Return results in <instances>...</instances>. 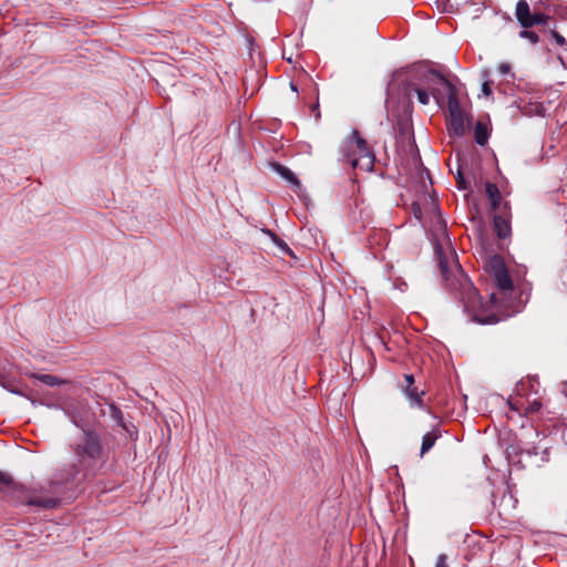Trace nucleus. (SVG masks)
Wrapping results in <instances>:
<instances>
[{"mask_svg": "<svg viewBox=\"0 0 567 567\" xmlns=\"http://www.w3.org/2000/svg\"><path fill=\"white\" fill-rule=\"evenodd\" d=\"M519 37L527 39L528 41H530L534 44L538 42V35L533 31L523 30L519 32Z\"/></svg>", "mask_w": 567, "mask_h": 567, "instance_id": "obj_19", "label": "nucleus"}, {"mask_svg": "<svg viewBox=\"0 0 567 567\" xmlns=\"http://www.w3.org/2000/svg\"><path fill=\"white\" fill-rule=\"evenodd\" d=\"M551 35L555 40V42L558 44V45H564L565 44V38L563 35H560L558 32L556 31H553L551 32Z\"/></svg>", "mask_w": 567, "mask_h": 567, "instance_id": "obj_25", "label": "nucleus"}, {"mask_svg": "<svg viewBox=\"0 0 567 567\" xmlns=\"http://www.w3.org/2000/svg\"><path fill=\"white\" fill-rule=\"evenodd\" d=\"M482 92L486 95V96H489L492 95V89H491V85H489V82L488 81H485L482 85Z\"/></svg>", "mask_w": 567, "mask_h": 567, "instance_id": "obj_26", "label": "nucleus"}, {"mask_svg": "<svg viewBox=\"0 0 567 567\" xmlns=\"http://www.w3.org/2000/svg\"><path fill=\"white\" fill-rule=\"evenodd\" d=\"M431 94L435 99L437 104H441V102L443 100V96H442L441 92H439L437 90H432Z\"/></svg>", "mask_w": 567, "mask_h": 567, "instance_id": "obj_28", "label": "nucleus"}, {"mask_svg": "<svg viewBox=\"0 0 567 567\" xmlns=\"http://www.w3.org/2000/svg\"><path fill=\"white\" fill-rule=\"evenodd\" d=\"M74 453L83 468L90 467L103 456V445L100 435L91 430L83 431L81 439L74 446Z\"/></svg>", "mask_w": 567, "mask_h": 567, "instance_id": "obj_4", "label": "nucleus"}, {"mask_svg": "<svg viewBox=\"0 0 567 567\" xmlns=\"http://www.w3.org/2000/svg\"><path fill=\"white\" fill-rule=\"evenodd\" d=\"M440 436L441 432L436 429L425 433L422 439L420 455L423 456L425 453H427Z\"/></svg>", "mask_w": 567, "mask_h": 567, "instance_id": "obj_9", "label": "nucleus"}, {"mask_svg": "<svg viewBox=\"0 0 567 567\" xmlns=\"http://www.w3.org/2000/svg\"><path fill=\"white\" fill-rule=\"evenodd\" d=\"M435 567H449L447 566V556L445 554H440L435 561Z\"/></svg>", "mask_w": 567, "mask_h": 567, "instance_id": "obj_22", "label": "nucleus"}, {"mask_svg": "<svg viewBox=\"0 0 567 567\" xmlns=\"http://www.w3.org/2000/svg\"><path fill=\"white\" fill-rule=\"evenodd\" d=\"M547 16L543 14V13H535V14H532V18H530V22H532V27L535 25V24H545L546 21H547Z\"/></svg>", "mask_w": 567, "mask_h": 567, "instance_id": "obj_20", "label": "nucleus"}, {"mask_svg": "<svg viewBox=\"0 0 567 567\" xmlns=\"http://www.w3.org/2000/svg\"><path fill=\"white\" fill-rule=\"evenodd\" d=\"M271 166L274 171L278 173L282 178L293 184L295 186H299V181L288 167L278 163H274Z\"/></svg>", "mask_w": 567, "mask_h": 567, "instance_id": "obj_11", "label": "nucleus"}, {"mask_svg": "<svg viewBox=\"0 0 567 567\" xmlns=\"http://www.w3.org/2000/svg\"><path fill=\"white\" fill-rule=\"evenodd\" d=\"M267 234H269V235H270V237L272 238L274 243H275V244H276L280 249H282L284 251H287V252H289V254L291 252V251H290V249H289V247L287 246V244H286L282 239H280L279 237H277L274 233H271V231H269V230L267 231Z\"/></svg>", "mask_w": 567, "mask_h": 567, "instance_id": "obj_18", "label": "nucleus"}, {"mask_svg": "<svg viewBox=\"0 0 567 567\" xmlns=\"http://www.w3.org/2000/svg\"><path fill=\"white\" fill-rule=\"evenodd\" d=\"M4 487H16V483L9 473L0 471V489Z\"/></svg>", "mask_w": 567, "mask_h": 567, "instance_id": "obj_16", "label": "nucleus"}, {"mask_svg": "<svg viewBox=\"0 0 567 567\" xmlns=\"http://www.w3.org/2000/svg\"><path fill=\"white\" fill-rule=\"evenodd\" d=\"M542 408V403L537 400H534L528 403V406L526 408V411L529 413L537 412Z\"/></svg>", "mask_w": 567, "mask_h": 567, "instance_id": "obj_21", "label": "nucleus"}, {"mask_svg": "<svg viewBox=\"0 0 567 567\" xmlns=\"http://www.w3.org/2000/svg\"><path fill=\"white\" fill-rule=\"evenodd\" d=\"M498 71H499V73H501V74H503V75H507V74H509V73H511V64H509V63H505V62H504V63H501V64L498 65Z\"/></svg>", "mask_w": 567, "mask_h": 567, "instance_id": "obj_24", "label": "nucleus"}, {"mask_svg": "<svg viewBox=\"0 0 567 567\" xmlns=\"http://www.w3.org/2000/svg\"><path fill=\"white\" fill-rule=\"evenodd\" d=\"M494 228L499 238H506L511 234V225L508 220L502 216L494 217Z\"/></svg>", "mask_w": 567, "mask_h": 567, "instance_id": "obj_10", "label": "nucleus"}, {"mask_svg": "<svg viewBox=\"0 0 567 567\" xmlns=\"http://www.w3.org/2000/svg\"><path fill=\"white\" fill-rule=\"evenodd\" d=\"M81 471L78 465H72L65 475L53 478L47 486H40L33 488L28 495L27 504L31 506H38L43 508H53L59 504V497L56 496L58 487L62 484L72 483L79 481Z\"/></svg>", "mask_w": 567, "mask_h": 567, "instance_id": "obj_2", "label": "nucleus"}, {"mask_svg": "<svg viewBox=\"0 0 567 567\" xmlns=\"http://www.w3.org/2000/svg\"><path fill=\"white\" fill-rule=\"evenodd\" d=\"M396 144L401 145L402 148L412 147V131L408 123L400 122L398 124Z\"/></svg>", "mask_w": 567, "mask_h": 567, "instance_id": "obj_8", "label": "nucleus"}, {"mask_svg": "<svg viewBox=\"0 0 567 567\" xmlns=\"http://www.w3.org/2000/svg\"><path fill=\"white\" fill-rule=\"evenodd\" d=\"M35 379L40 380L42 383L49 385V386H55V385H61V384H64L65 381L55 377V375H52V374H38V375H34Z\"/></svg>", "mask_w": 567, "mask_h": 567, "instance_id": "obj_14", "label": "nucleus"}, {"mask_svg": "<svg viewBox=\"0 0 567 567\" xmlns=\"http://www.w3.org/2000/svg\"><path fill=\"white\" fill-rule=\"evenodd\" d=\"M112 416H113V419H115L118 422V424H121L123 427H125L123 420H122V412L118 409L112 408Z\"/></svg>", "mask_w": 567, "mask_h": 567, "instance_id": "obj_23", "label": "nucleus"}, {"mask_svg": "<svg viewBox=\"0 0 567 567\" xmlns=\"http://www.w3.org/2000/svg\"><path fill=\"white\" fill-rule=\"evenodd\" d=\"M524 113L526 115H540L545 114V107L539 103H530L528 106L524 107Z\"/></svg>", "mask_w": 567, "mask_h": 567, "instance_id": "obj_15", "label": "nucleus"}, {"mask_svg": "<svg viewBox=\"0 0 567 567\" xmlns=\"http://www.w3.org/2000/svg\"><path fill=\"white\" fill-rule=\"evenodd\" d=\"M460 184H461V187H462V188H465V185H464L463 179H461V181H460Z\"/></svg>", "mask_w": 567, "mask_h": 567, "instance_id": "obj_29", "label": "nucleus"}, {"mask_svg": "<svg viewBox=\"0 0 567 567\" xmlns=\"http://www.w3.org/2000/svg\"><path fill=\"white\" fill-rule=\"evenodd\" d=\"M412 209H413V214H414V216H415L419 220H421V218H422V210H421L420 205H419V204H413Z\"/></svg>", "mask_w": 567, "mask_h": 567, "instance_id": "obj_27", "label": "nucleus"}, {"mask_svg": "<svg viewBox=\"0 0 567 567\" xmlns=\"http://www.w3.org/2000/svg\"><path fill=\"white\" fill-rule=\"evenodd\" d=\"M401 389L406 395V398L410 400L411 405H422V396L424 392H419L416 386H414V378L412 374L404 375V383L401 384Z\"/></svg>", "mask_w": 567, "mask_h": 567, "instance_id": "obj_6", "label": "nucleus"}, {"mask_svg": "<svg viewBox=\"0 0 567 567\" xmlns=\"http://www.w3.org/2000/svg\"><path fill=\"white\" fill-rule=\"evenodd\" d=\"M432 75H435L441 84L446 86L447 96H449V120H450V128L456 136H462L465 133L466 126L468 124V115L466 111L461 106L457 97L455 87L441 74L436 72H431Z\"/></svg>", "mask_w": 567, "mask_h": 567, "instance_id": "obj_3", "label": "nucleus"}, {"mask_svg": "<svg viewBox=\"0 0 567 567\" xmlns=\"http://www.w3.org/2000/svg\"><path fill=\"white\" fill-rule=\"evenodd\" d=\"M349 163L353 168H360L364 172H371L374 166V155L368 148L367 142L360 137L358 131L352 132V140L349 145Z\"/></svg>", "mask_w": 567, "mask_h": 567, "instance_id": "obj_5", "label": "nucleus"}, {"mask_svg": "<svg viewBox=\"0 0 567 567\" xmlns=\"http://www.w3.org/2000/svg\"><path fill=\"white\" fill-rule=\"evenodd\" d=\"M515 16L523 28L527 29L532 27V22L529 21L532 13L529 11V4L526 0H519L517 2Z\"/></svg>", "mask_w": 567, "mask_h": 567, "instance_id": "obj_7", "label": "nucleus"}, {"mask_svg": "<svg viewBox=\"0 0 567 567\" xmlns=\"http://www.w3.org/2000/svg\"><path fill=\"white\" fill-rule=\"evenodd\" d=\"M474 137L478 145H485L488 140V130L487 126L482 123L477 122L474 127Z\"/></svg>", "mask_w": 567, "mask_h": 567, "instance_id": "obj_12", "label": "nucleus"}, {"mask_svg": "<svg viewBox=\"0 0 567 567\" xmlns=\"http://www.w3.org/2000/svg\"><path fill=\"white\" fill-rule=\"evenodd\" d=\"M415 93L417 95L419 102L422 105H427L429 104V102H430V94L425 90L416 87L415 89Z\"/></svg>", "mask_w": 567, "mask_h": 567, "instance_id": "obj_17", "label": "nucleus"}, {"mask_svg": "<svg viewBox=\"0 0 567 567\" xmlns=\"http://www.w3.org/2000/svg\"><path fill=\"white\" fill-rule=\"evenodd\" d=\"M439 266L446 287L460 295L464 309L472 321L481 324H494L519 311V306L512 298L513 281L502 257L495 255L487 262L497 292L491 295L489 301H483L468 277L462 270L456 254L451 247L436 249Z\"/></svg>", "mask_w": 567, "mask_h": 567, "instance_id": "obj_1", "label": "nucleus"}, {"mask_svg": "<svg viewBox=\"0 0 567 567\" xmlns=\"http://www.w3.org/2000/svg\"><path fill=\"white\" fill-rule=\"evenodd\" d=\"M485 194L491 199L493 208H496L501 200V193L495 184L486 183Z\"/></svg>", "mask_w": 567, "mask_h": 567, "instance_id": "obj_13", "label": "nucleus"}]
</instances>
